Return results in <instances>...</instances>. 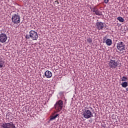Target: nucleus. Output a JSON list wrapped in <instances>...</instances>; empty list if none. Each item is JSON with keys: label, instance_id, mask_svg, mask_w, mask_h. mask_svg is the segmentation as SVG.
<instances>
[{"label": "nucleus", "instance_id": "nucleus-1", "mask_svg": "<svg viewBox=\"0 0 128 128\" xmlns=\"http://www.w3.org/2000/svg\"><path fill=\"white\" fill-rule=\"evenodd\" d=\"M119 65V62L116 60L114 56H110L108 59V68H112V70H115L118 67Z\"/></svg>", "mask_w": 128, "mask_h": 128}, {"label": "nucleus", "instance_id": "nucleus-2", "mask_svg": "<svg viewBox=\"0 0 128 128\" xmlns=\"http://www.w3.org/2000/svg\"><path fill=\"white\" fill-rule=\"evenodd\" d=\"M26 39H29L31 38L32 40H38V32L36 30H30L29 32V34H28L25 36Z\"/></svg>", "mask_w": 128, "mask_h": 128}, {"label": "nucleus", "instance_id": "nucleus-3", "mask_svg": "<svg viewBox=\"0 0 128 128\" xmlns=\"http://www.w3.org/2000/svg\"><path fill=\"white\" fill-rule=\"evenodd\" d=\"M90 108L91 110L94 111V109L92 106H89L88 108H86L82 112L84 118H92L94 116L92 112L88 110Z\"/></svg>", "mask_w": 128, "mask_h": 128}, {"label": "nucleus", "instance_id": "nucleus-4", "mask_svg": "<svg viewBox=\"0 0 128 128\" xmlns=\"http://www.w3.org/2000/svg\"><path fill=\"white\" fill-rule=\"evenodd\" d=\"M63 105L64 103L62 100H58L54 105L56 110L57 112H60V110H62V109Z\"/></svg>", "mask_w": 128, "mask_h": 128}, {"label": "nucleus", "instance_id": "nucleus-5", "mask_svg": "<svg viewBox=\"0 0 128 128\" xmlns=\"http://www.w3.org/2000/svg\"><path fill=\"white\" fill-rule=\"evenodd\" d=\"M116 44V47L118 50L120 51L125 50L126 46L123 42H119L117 43Z\"/></svg>", "mask_w": 128, "mask_h": 128}, {"label": "nucleus", "instance_id": "nucleus-6", "mask_svg": "<svg viewBox=\"0 0 128 128\" xmlns=\"http://www.w3.org/2000/svg\"><path fill=\"white\" fill-rule=\"evenodd\" d=\"M2 126V128H16V126L12 122L10 123H3Z\"/></svg>", "mask_w": 128, "mask_h": 128}, {"label": "nucleus", "instance_id": "nucleus-7", "mask_svg": "<svg viewBox=\"0 0 128 128\" xmlns=\"http://www.w3.org/2000/svg\"><path fill=\"white\" fill-rule=\"evenodd\" d=\"M91 10L92 11V12H93L94 14H96L97 16L102 15V12L100 11V10H98V8L97 7H93L92 8H91Z\"/></svg>", "mask_w": 128, "mask_h": 128}, {"label": "nucleus", "instance_id": "nucleus-8", "mask_svg": "<svg viewBox=\"0 0 128 128\" xmlns=\"http://www.w3.org/2000/svg\"><path fill=\"white\" fill-rule=\"evenodd\" d=\"M6 40H8V36H6V34H0V42H6Z\"/></svg>", "mask_w": 128, "mask_h": 128}, {"label": "nucleus", "instance_id": "nucleus-9", "mask_svg": "<svg viewBox=\"0 0 128 128\" xmlns=\"http://www.w3.org/2000/svg\"><path fill=\"white\" fill-rule=\"evenodd\" d=\"M106 37H104L103 38V42H106V44H107V46H112V40H111V38H108L106 40Z\"/></svg>", "mask_w": 128, "mask_h": 128}, {"label": "nucleus", "instance_id": "nucleus-10", "mask_svg": "<svg viewBox=\"0 0 128 128\" xmlns=\"http://www.w3.org/2000/svg\"><path fill=\"white\" fill-rule=\"evenodd\" d=\"M96 26L98 30H102L104 28V24L102 22H97V23H96Z\"/></svg>", "mask_w": 128, "mask_h": 128}, {"label": "nucleus", "instance_id": "nucleus-11", "mask_svg": "<svg viewBox=\"0 0 128 128\" xmlns=\"http://www.w3.org/2000/svg\"><path fill=\"white\" fill-rule=\"evenodd\" d=\"M44 76L45 77H46L47 78H52V72L47 70L44 72Z\"/></svg>", "mask_w": 128, "mask_h": 128}, {"label": "nucleus", "instance_id": "nucleus-12", "mask_svg": "<svg viewBox=\"0 0 128 128\" xmlns=\"http://www.w3.org/2000/svg\"><path fill=\"white\" fill-rule=\"evenodd\" d=\"M58 116L59 114H56L55 116H50V121L54 120H56V118Z\"/></svg>", "mask_w": 128, "mask_h": 128}, {"label": "nucleus", "instance_id": "nucleus-13", "mask_svg": "<svg viewBox=\"0 0 128 128\" xmlns=\"http://www.w3.org/2000/svg\"><path fill=\"white\" fill-rule=\"evenodd\" d=\"M12 20L14 24H16V14H14L12 18Z\"/></svg>", "mask_w": 128, "mask_h": 128}, {"label": "nucleus", "instance_id": "nucleus-14", "mask_svg": "<svg viewBox=\"0 0 128 128\" xmlns=\"http://www.w3.org/2000/svg\"><path fill=\"white\" fill-rule=\"evenodd\" d=\"M117 20L120 22H124V19L121 16H120L119 17L117 18Z\"/></svg>", "mask_w": 128, "mask_h": 128}, {"label": "nucleus", "instance_id": "nucleus-15", "mask_svg": "<svg viewBox=\"0 0 128 128\" xmlns=\"http://www.w3.org/2000/svg\"><path fill=\"white\" fill-rule=\"evenodd\" d=\"M122 88H126V86H128V82H126V81L124 82H123L122 84Z\"/></svg>", "mask_w": 128, "mask_h": 128}, {"label": "nucleus", "instance_id": "nucleus-16", "mask_svg": "<svg viewBox=\"0 0 128 128\" xmlns=\"http://www.w3.org/2000/svg\"><path fill=\"white\" fill-rule=\"evenodd\" d=\"M4 62L2 60V58H0V68H3L4 66Z\"/></svg>", "mask_w": 128, "mask_h": 128}, {"label": "nucleus", "instance_id": "nucleus-17", "mask_svg": "<svg viewBox=\"0 0 128 128\" xmlns=\"http://www.w3.org/2000/svg\"><path fill=\"white\" fill-rule=\"evenodd\" d=\"M17 23H20V16L17 14L16 16Z\"/></svg>", "mask_w": 128, "mask_h": 128}, {"label": "nucleus", "instance_id": "nucleus-18", "mask_svg": "<svg viewBox=\"0 0 128 128\" xmlns=\"http://www.w3.org/2000/svg\"><path fill=\"white\" fill-rule=\"evenodd\" d=\"M127 77H123L122 79V82H126V80H127Z\"/></svg>", "mask_w": 128, "mask_h": 128}, {"label": "nucleus", "instance_id": "nucleus-19", "mask_svg": "<svg viewBox=\"0 0 128 128\" xmlns=\"http://www.w3.org/2000/svg\"><path fill=\"white\" fill-rule=\"evenodd\" d=\"M87 42H88V44H90V42H92V38H88Z\"/></svg>", "mask_w": 128, "mask_h": 128}, {"label": "nucleus", "instance_id": "nucleus-20", "mask_svg": "<svg viewBox=\"0 0 128 128\" xmlns=\"http://www.w3.org/2000/svg\"><path fill=\"white\" fill-rule=\"evenodd\" d=\"M110 2V0H104V3L105 4H108Z\"/></svg>", "mask_w": 128, "mask_h": 128}, {"label": "nucleus", "instance_id": "nucleus-21", "mask_svg": "<svg viewBox=\"0 0 128 128\" xmlns=\"http://www.w3.org/2000/svg\"><path fill=\"white\" fill-rule=\"evenodd\" d=\"M56 3L57 4H59L58 0H55Z\"/></svg>", "mask_w": 128, "mask_h": 128}, {"label": "nucleus", "instance_id": "nucleus-22", "mask_svg": "<svg viewBox=\"0 0 128 128\" xmlns=\"http://www.w3.org/2000/svg\"><path fill=\"white\" fill-rule=\"evenodd\" d=\"M126 90L128 91V87H127V88H126Z\"/></svg>", "mask_w": 128, "mask_h": 128}]
</instances>
